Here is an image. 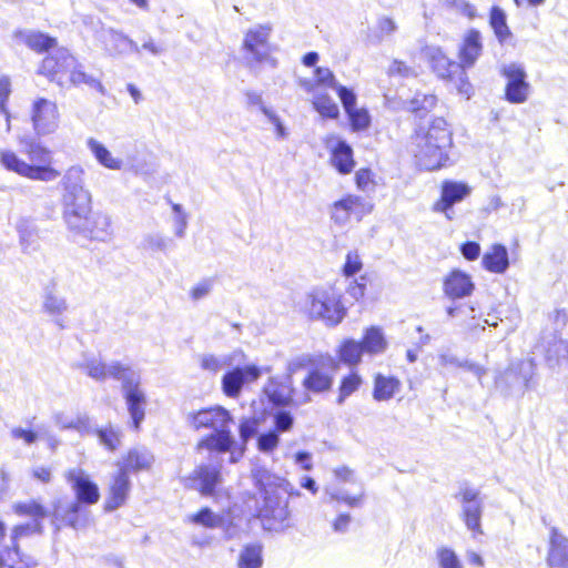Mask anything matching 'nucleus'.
I'll list each match as a JSON object with an SVG mask.
<instances>
[{
    "label": "nucleus",
    "mask_w": 568,
    "mask_h": 568,
    "mask_svg": "<svg viewBox=\"0 0 568 568\" xmlns=\"http://www.w3.org/2000/svg\"><path fill=\"white\" fill-rule=\"evenodd\" d=\"M7 550H10L12 554L14 566H22L23 568H36L38 566V560L36 558L30 555L20 552L19 545H14V548L6 546L2 550H0L4 558H7Z\"/></svg>",
    "instance_id": "52"
},
{
    "label": "nucleus",
    "mask_w": 568,
    "mask_h": 568,
    "mask_svg": "<svg viewBox=\"0 0 568 568\" xmlns=\"http://www.w3.org/2000/svg\"><path fill=\"white\" fill-rule=\"evenodd\" d=\"M305 311L313 320H321L328 326H336L346 315L341 295L333 287H317L306 295Z\"/></svg>",
    "instance_id": "5"
},
{
    "label": "nucleus",
    "mask_w": 568,
    "mask_h": 568,
    "mask_svg": "<svg viewBox=\"0 0 568 568\" xmlns=\"http://www.w3.org/2000/svg\"><path fill=\"white\" fill-rule=\"evenodd\" d=\"M362 268V261L357 252H348L346 261L343 267V272L346 276H353Z\"/></svg>",
    "instance_id": "63"
},
{
    "label": "nucleus",
    "mask_w": 568,
    "mask_h": 568,
    "mask_svg": "<svg viewBox=\"0 0 568 568\" xmlns=\"http://www.w3.org/2000/svg\"><path fill=\"white\" fill-rule=\"evenodd\" d=\"M129 490V476L120 469L111 485V496L105 504V509L112 511L121 507L125 503Z\"/></svg>",
    "instance_id": "29"
},
{
    "label": "nucleus",
    "mask_w": 568,
    "mask_h": 568,
    "mask_svg": "<svg viewBox=\"0 0 568 568\" xmlns=\"http://www.w3.org/2000/svg\"><path fill=\"white\" fill-rule=\"evenodd\" d=\"M43 311L53 316L54 324L60 328H64L63 320L60 317L68 310L67 300L62 296L54 294L52 291H47L42 303Z\"/></svg>",
    "instance_id": "34"
},
{
    "label": "nucleus",
    "mask_w": 568,
    "mask_h": 568,
    "mask_svg": "<svg viewBox=\"0 0 568 568\" xmlns=\"http://www.w3.org/2000/svg\"><path fill=\"white\" fill-rule=\"evenodd\" d=\"M69 80L73 85L85 84L91 89L97 90L101 95H105L106 91L100 80L93 75L84 72L82 64L75 61L74 68H72L69 75Z\"/></svg>",
    "instance_id": "40"
},
{
    "label": "nucleus",
    "mask_w": 568,
    "mask_h": 568,
    "mask_svg": "<svg viewBox=\"0 0 568 568\" xmlns=\"http://www.w3.org/2000/svg\"><path fill=\"white\" fill-rule=\"evenodd\" d=\"M235 445L234 437L231 434L230 427L222 430H216L211 435L204 437L199 444V449H207L210 454H217L221 456L223 453L230 452Z\"/></svg>",
    "instance_id": "25"
},
{
    "label": "nucleus",
    "mask_w": 568,
    "mask_h": 568,
    "mask_svg": "<svg viewBox=\"0 0 568 568\" xmlns=\"http://www.w3.org/2000/svg\"><path fill=\"white\" fill-rule=\"evenodd\" d=\"M471 192V189L463 182L445 181L442 185V196L434 204L435 212L444 213L448 220L454 219L453 205L463 201Z\"/></svg>",
    "instance_id": "20"
},
{
    "label": "nucleus",
    "mask_w": 568,
    "mask_h": 568,
    "mask_svg": "<svg viewBox=\"0 0 568 568\" xmlns=\"http://www.w3.org/2000/svg\"><path fill=\"white\" fill-rule=\"evenodd\" d=\"M430 59L434 71L440 78H453L458 72L463 73L462 65L447 58L440 49H433Z\"/></svg>",
    "instance_id": "36"
},
{
    "label": "nucleus",
    "mask_w": 568,
    "mask_h": 568,
    "mask_svg": "<svg viewBox=\"0 0 568 568\" xmlns=\"http://www.w3.org/2000/svg\"><path fill=\"white\" fill-rule=\"evenodd\" d=\"M65 480L70 484L75 494V500L81 506L94 505L100 499L98 485L90 479V476L81 468H72L65 471Z\"/></svg>",
    "instance_id": "16"
},
{
    "label": "nucleus",
    "mask_w": 568,
    "mask_h": 568,
    "mask_svg": "<svg viewBox=\"0 0 568 568\" xmlns=\"http://www.w3.org/2000/svg\"><path fill=\"white\" fill-rule=\"evenodd\" d=\"M489 23L500 43H504L511 36L507 26L506 13L501 8H491Z\"/></svg>",
    "instance_id": "42"
},
{
    "label": "nucleus",
    "mask_w": 568,
    "mask_h": 568,
    "mask_svg": "<svg viewBox=\"0 0 568 568\" xmlns=\"http://www.w3.org/2000/svg\"><path fill=\"white\" fill-rule=\"evenodd\" d=\"M316 85L326 87L336 90L339 85L334 73L324 67H318L314 71Z\"/></svg>",
    "instance_id": "57"
},
{
    "label": "nucleus",
    "mask_w": 568,
    "mask_h": 568,
    "mask_svg": "<svg viewBox=\"0 0 568 568\" xmlns=\"http://www.w3.org/2000/svg\"><path fill=\"white\" fill-rule=\"evenodd\" d=\"M84 170L80 165L70 166L61 179L62 202L64 220L70 217L75 221L79 212H84L91 205V194L84 187Z\"/></svg>",
    "instance_id": "6"
},
{
    "label": "nucleus",
    "mask_w": 568,
    "mask_h": 568,
    "mask_svg": "<svg viewBox=\"0 0 568 568\" xmlns=\"http://www.w3.org/2000/svg\"><path fill=\"white\" fill-rule=\"evenodd\" d=\"M87 146L95 158V160L104 168L110 170H121L123 160L114 158L111 152L97 139L89 138Z\"/></svg>",
    "instance_id": "33"
},
{
    "label": "nucleus",
    "mask_w": 568,
    "mask_h": 568,
    "mask_svg": "<svg viewBox=\"0 0 568 568\" xmlns=\"http://www.w3.org/2000/svg\"><path fill=\"white\" fill-rule=\"evenodd\" d=\"M94 434L99 437L100 443L110 450H115L121 445L122 433L119 428L108 426L97 428Z\"/></svg>",
    "instance_id": "45"
},
{
    "label": "nucleus",
    "mask_w": 568,
    "mask_h": 568,
    "mask_svg": "<svg viewBox=\"0 0 568 568\" xmlns=\"http://www.w3.org/2000/svg\"><path fill=\"white\" fill-rule=\"evenodd\" d=\"M52 508V525L57 532L62 526L80 529L88 524V513L79 501L64 503L62 499H55Z\"/></svg>",
    "instance_id": "13"
},
{
    "label": "nucleus",
    "mask_w": 568,
    "mask_h": 568,
    "mask_svg": "<svg viewBox=\"0 0 568 568\" xmlns=\"http://www.w3.org/2000/svg\"><path fill=\"white\" fill-rule=\"evenodd\" d=\"M252 478L262 495V504L257 507V516L265 530L281 532L292 527L288 509L290 495H298L293 486L262 466L252 469Z\"/></svg>",
    "instance_id": "1"
},
{
    "label": "nucleus",
    "mask_w": 568,
    "mask_h": 568,
    "mask_svg": "<svg viewBox=\"0 0 568 568\" xmlns=\"http://www.w3.org/2000/svg\"><path fill=\"white\" fill-rule=\"evenodd\" d=\"M501 74L507 79L505 88V98L508 102L520 104L528 100L530 84L528 83L527 73L521 64L510 63L504 65Z\"/></svg>",
    "instance_id": "14"
},
{
    "label": "nucleus",
    "mask_w": 568,
    "mask_h": 568,
    "mask_svg": "<svg viewBox=\"0 0 568 568\" xmlns=\"http://www.w3.org/2000/svg\"><path fill=\"white\" fill-rule=\"evenodd\" d=\"M337 369L338 363L331 355L317 356V363L313 365L303 381L304 388L313 393H323L331 389Z\"/></svg>",
    "instance_id": "11"
},
{
    "label": "nucleus",
    "mask_w": 568,
    "mask_h": 568,
    "mask_svg": "<svg viewBox=\"0 0 568 568\" xmlns=\"http://www.w3.org/2000/svg\"><path fill=\"white\" fill-rule=\"evenodd\" d=\"M400 390V382L395 377L377 374L374 379L373 398L377 402H386Z\"/></svg>",
    "instance_id": "32"
},
{
    "label": "nucleus",
    "mask_w": 568,
    "mask_h": 568,
    "mask_svg": "<svg viewBox=\"0 0 568 568\" xmlns=\"http://www.w3.org/2000/svg\"><path fill=\"white\" fill-rule=\"evenodd\" d=\"M17 231L23 245H31L37 239V227L31 220L21 219L17 223Z\"/></svg>",
    "instance_id": "50"
},
{
    "label": "nucleus",
    "mask_w": 568,
    "mask_h": 568,
    "mask_svg": "<svg viewBox=\"0 0 568 568\" xmlns=\"http://www.w3.org/2000/svg\"><path fill=\"white\" fill-rule=\"evenodd\" d=\"M278 434L275 430H270L258 436L257 448L263 453H270L278 445Z\"/></svg>",
    "instance_id": "59"
},
{
    "label": "nucleus",
    "mask_w": 568,
    "mask_h": 568,
    "mask_svg": "<svg viewBox=\"0 0 568 568\" xmlns=\"http://www.w3.org/2000/svg\"><path fill=\"white\" fill-rule=\"evenodd\" d=\"M481 263L489 272L505 273L509 266L507 248L501 244H494L491 250L484 254Z\"/></svg>",
    "instance_id": "30"
},
{
    "label": "nucleus",
    "mask_w": 568,
    "mask_h": 568,
    "mask_svg": "<svg viewBox=\"0 0 568 568\" xmlns=\"http://www.w3.org/2000/svg\"><path fill=\"white\" fill-rule=\"evenodd\" d=\"M293 423H294V418L291 415V413H288V412L278 410L274 415V424H275L276 433H278V432L283 433V432L290 430L291 427L293 426Z\"/></svg>",
    "instance_id": "62"
},
{
    "label": "nucleus",
    "mask_w": 568,
    "mask_h": 568,
    "mask_svg": "<svg viewBox=\"0 0 568 568\" xmlns=\"http://www.w3.org/2000/svg\"><path fill=\"white\" fill-rule=\"evenodd\" d=\"M546 562L550 568H568V538L558 528H550Z\"/></svg>",
    "instance_id": "23"
},
{
    "label": "nucleus",
    "mask_w": 568,
    "mask_h": 568,
    "mask_svg": "<svg viewBox=\"0 0 568 568\" xmlns=\"http://www.w3.org/2000/svg\"><path fill=\"white\" fill-rule=\"evenodd\" d=\"M437 558L440 568H463L454 550L442 547L437 550Z\"/></svg>",
    "instance_id": "56"
},
{
    "label": "nucleus",
    "mask_w": 568,
    "mask_h": 568,
    "mask_svg": "<svg viewBox=\"0 0 568 568\" xmlns=\"http://www.w3.org/2000/svg\"><path fill=\"white\" fill-rule=\"evenodd\" d=\"M314 109L325 118L336 119L339 115L338 105L327 94H316L313 99Z\"/></svg>",
    "instance_id": "44"
},
{
    "label": "nucleus",
    "mask_w": 568,
    "mask_h": 568,
    "mask_svg": "<svg viewBox=\"0 0 568 568\" xmlns=\"http://www.w3.org/2000/svg\"><path fill=\"white\" fill-rule=\"evenodd\" d=\"M336 92L341 99L345 112L351 113V111L356 108L355 93L351 89L341 84L337 87Z\"/></svg>",
    "instance_id": "61"
},
{
    "label": "nucleus",
    "mask_w": 568,
    "mask_h": 568,
    "mask_svg": "<svg viewBox=\"0 0 568 568\" xmlns=\"http://www.w3.org/2000/svg\"><path fill=\"white\" fill-rule=\"evenodd\" d=\"M13 511L19 516H29L39 520L48 516L47 509L36 500L17 503L13 505Z\"/></svg>",
    "instance_id": "46"
},
{
    "label": "nucleus",
    "mask_w": 568,
    "mask_h": 568,
    "mask_svg": "<svg viewBox=\"0 0 568 568\" xmlns=\"http://www.w3.org/2000/svg\"><path fill=\"white\" fill-rule=\"evenodd\" d=\"M258 428V419L255 417H248V418H242L240 422V437L242 440V444L245 446L246 443L253 438Z\"/></svg>",
    "instance_id": "55"
},
{
    "label": "nucleus",
    "mask_w": 568,
    "mask_h": 568,
    "mask_svg": "<svg viewBox=\"0 0 568 568\" xmlns=\"http://www.w3.org/2000/svg\"><path fill=\"white\" fill-rule=\"evenodd\" d=\"M361 383H362V379L357 374H351L349 376L345 377L342 381V384L339 387V396L337 398V403L342 404L346 397H348L355 390H357Z\"/></svg>",
    "instance_id": "53"
},
{
    "label": "nucleus",
    "mask_w": 568,
    "mask_h": 568,
    "mask_svg": "<svg viewBox=\"0 0 568 568\" xmlns=\"http://www.w3.org/2000/svg\"><path fill=\"white\" fill-rule=\"evenodd\" d=\"M455 498L460 503V517L466 527L473 532L483 534L480 520L484 511V501L479 490L465 485L460 487Z\"/></svg>",
    "instance_id": "10"
},
{
    "label": "nucleus",
    "mask_w": 568,
    "mask_h": 568,
    "mask_svg": "<svg viewBox=\"0 0 568 568\" xmlns=\"http://www.w3.org/2000/svg\"><path fill=\"white\" fill-rule=\"evenodd\" d=\"M536 375V364L532 358L513 363L497 379L500 385L507 384L509 387L517 385L528 389L531 387V383Z\"/></svg>",
    "instance_id": "21"
},
{
    "label": "nucleus",
    "mask_w": 568,
    "mask_h": 568,
    "mask_svg": "<svg viewBox=\"0 0 568 568\" xmlns=\"http://www.w3.org/2000/svg\"><path fill=\"white\" fill-rule=\"evenodd\" d=\"M192 521L207 528H217L223 526V518L215 515L210 508H203L192 516Z\"/></svg>",
    "instance_id": "49"
},
{
    "label": "nucleus",
    "mask_w": 568,
    "mask_h": 568,
    "mask_svg": "<svg viewBox=\"0 0 568 568\" xmlns=\"http://www.w3.org/2000/svg\"><path fill=\"white\" fill-rule=\"evenodd\" d=\"M332 500L343 501L349 507H361L365 497L364 490L356 496H349L344 490H335L329 493Z\"/></svg>",
    "instance_id": "58"
},
{
    "label": "nucleus",
    "mask_w": 568,
    "mask_h": 568,
    "mask_svg": "<svg viewBox=\"0 0 568 568\" xmlns=\"http://www.w3.org/2000/svg\"><path fill=\"white\" fill-rule=\"evenodd\" d=\"M78 367L83 369L88 376L95 381L101 382L111 377L121 382L123 397L132 418L133 426L135 429H139L140 424L145 416L144 407L146 405L145 393L140 386V373L132 366L119 361H112L109 364H105L95 358L88 359Z\"/></svg>",
    "instance_id": "2"
},
{
    "label": "nucleus",
    "mask_w": 568,
    "mask_h": 568,
    "mask_svg": "<svg viewBox=\"0 0 568 568\" xmlns=\"http://www.w3.org/2000/svg\"><path fill=\"white\" fill-rule=\"evenodd\" d=\"M222 466L223 457L217 454H210L207 463L196 466L187 477L189 486L199 490L202 496H214L216 487L223 483Z\"/></svg>",
    "instance_id": "8"
},
{
    "label": "nucleus",
    "mask_w": 568,
    "mask_h": 568,
    "mask_svg": "<svg viewBox=\"0 0 568 568\" xmlns=\"http://www.w3.org/2000/svg\"><path fill=\"white\" fill-rule=\"evenodd\" d=\"M172 244V240L159 234V233H150V234H146L142 242H141V247L143 250H148V251H160V252H165L169 246Z\"/></svg>",
    "instance_id": "48"
},
{
    "label": "nucleus",
    "mask_w": 568,
    "mask_h": 568,
    "mask_svg": "<svg viewBox=\"0 0 568 568\" xmlns=\"http://www.w3.org/2000/svg\"><path fill=\"white\" fill-rule=\"evenodd\" d=\"M263 546L260 542L248 544L242 549L237 566L239 568H261Z\"/></svg>",
    "instance_id": "38"
},
{
    "label": "nucleus",
    "mask_w": 568,
    "mask_h": 568,
    "mask_svg": "<svg viewBox=\"0 0 568 568\" xmlns=\"http://www.w3.org/2000/svg\"><path fill=\"white\" fill-rule=\"evenodd\" d=\"M371 205H366L358 196L349 195L334 203L332 210V220L338 224L344 225L349 221L352 214L361 216L365 212H369Z\"/></svg>",
    "instance_id": "24"
},
{
    "label": "nucleus",
    "mask_w": 568,
    "mask_h": 568,
    "mask_svg": "<svg viewBox=\"0 0 568 568\" xmlns=\"http://www.w3.org/2000/svg\"><path fill=\"white\" fill-rule=\"evenodd\" d=\"M75 215V221L70 217L65 223L71 232L81 235L84 239L108 241L112 236L111 217L102 212L91 213V205Z\"/></svg>",
    "instance_id": "7"
},
{
    "label": "nucleus",
    "mask_w": 568,
    "mask_h": 568,
    "mask_svg": "<svg viewBox=\"0 0 568 568\" xmlns=\"http://www.w3.org/2000/svg\"><path fill=\"white\" fill-rule=\"evenodd\" d=\"M237 357H244V353L241 351L234 352L230 355L215 356L212 354H206L201 357V367L205 371L217 373L223 368H231Z\"/></svg>",
    "instance_id": "35"
},
{
    "label": "nucleus",
    "mask_w": 568,
    "mask_h": 568,
    "mask_svg": "<svg viewBox=\"0 0 568 568\" xmlns=\"http://www.w3.org/2000/svg\"><path fill=\"white\" fill-rule=\"evenodd\" d=\"M365 353L369 355L381 354L386 349L387 342L377 327H371L366 331L363 341L361 342Z\"/></svg>",
    "instance_id": "39"
},
{
    "label": "nucleus",
    "mask_w": 568,
    "mask_h": 568,
    "mask_svg": "<svg viewBox=\"0 0 568 568\" xmlns=\"http://www.w3.org/2000/svg\"><path fill=\"white\" fill-rule=\"evenodd\" d=\"M270 29L265 27H258L247 31L243 42V49L245 51V59L247 63L253 68L254 63L272 62L275 65V61L270 57Z\"/></svg>",
    "instance_id": "12"
},
{
    "label": "nucleus",
    "mask_w": 568,
    "mask_h": 568,
    "mask_svg": "<svg viewBox=\"0 0 568 568\" xmlns=\"http://www.w3.org/2000/svg\"><path fill=\"white\" fill-rule=\"evenodd\" d=\"M14 38L31 50L42 53L57 47V39L39 31H17Z\"/></svg>",
    "instance_id": "28"
},
{
    "label": "nucleus",
    "mask_w": 568,
    "mask_h": 568,
    "mask_svg": "<svg viewBox=\"0 0 568 568\" xmlns=\"http://www.w3.org/2000/svg\"><path fill=\"white\" fill-rule=\"evenodd\" d=\"M95 39L100 42L105 53L111 57L140 52L139 45L133 40L113 28L101 27L95 32Z\"/></svg>",
    "instance_id": "18"
},
{
    "label": "nucleus",
    "mask_w": 568,
    "mask_h": 568,
    "mask_svg": "<svg viewBox=\"0 0 568 568\" xmlns=\"http://www.w3.org/2000/svg\"><path fill=\"white\" fill-rule=\"evenodd\" d=\"M452 143V132L446 120L436 118L428 128L416 130L410 151L420 169L435 171L446 165Z\"/></svg>",
    "instance_id": "4"
},
{
    "label": "nucleus",
    "mask_w": 568,
    "mask_h": 568,
    "mask_svg": "<svg viewBox=\"0 0 568 568\" xmlns=\"http://www.w3.org/2000/svg\"><path fill=\"white\" fill-rule=\"evenodd\" d=\"M364 349L361 342L346 339L339 347L338 355L341 362L348 366H355L361 362Z\"/></svg>",
    "instance_id": "41"
},
{
    "label": "nucleus",
    "mask_w": 568,
    "mask_h": 568,
    "mask_svg": "<svg viewBox=\"0 0 568 568\" xmlns=\"http://www.w3.org/2000/svg\"><path fill=\"white\" fill-rule=\"evenodd\" d=\"M437 102V99L433 94L417 93L412 100L406 102V109L418 116H423L425 113L430 111Z\"/></svg>",
    "instance_id": "43"
},
{
    "label": "nucleus",
    "mask_w": 568,
    "mask_h": 568,
    "mask_svg": "<svg viewBox=\"0 0 568 568\" xmlns=\"http://www.w3.org/2000/svg\"><path fill=\"white\" fill-rule=\"evenodd\" d=\"M352 128L354 131H362L369 126L371 116L365 109H353L351 113H347Z\"/></svg>",
    "instance_id": "54"
},
{
    "label": "nucleus",
    "mask_w": 568,
    "mask_h": 568,
    "mask_svg": "<svg viewBox=\"0 0 568 568\" xmlns=\"http://www.w3.org/2000/svg\"><path fill=\"white\" fill-rule=\"evenodd\" d=\"M481 52V43H480V33L476 30H471L460 49L459 57L462 60V71L465 68H469L474 65L477 58L480 55Z\"/></svg>",
    "instance_id": "31"
},
{
    "label": "nucleus",
    "mask_w": 568,
    "mask_h": 568,
    "mask_svg": "<svg viewBox=\"0 0 568 568\" xmlns=\"http://www.w3.org/2000/svg\"><path fill=\"white\" fill-rule=\"evenodd\" d=\"M332 162L342 174L352 171L354 166L353 151L345 141L337 140V144L333 149Z\"/></svg>",
    "instance_id": "37"
},
{
    "label": "nucleus",
    "mask_w": 568,
    "mask_h": 568,
    "mask_svg": "<svg viewBox=\"0 0 568 568\" xmlns=\"http://www.w3.org/2000/svg\"><path fill=\"white\" fill-rule=\"evenodd\" d=\"M475 285L471 277L458 270L453 271L444 283L445 293L453 298H462L470 295Z\"/></svg>",
    "instance_id": "26"
},
{
    "label": "nucleus",
    "mask_w": 568,
    "mask_h": 568,
    "mask_svg": "<svg viewBox=\"0 0 568 568\" xmlns=\"http://www.w3.org/2000/svg\"><path fill=\"white\" fill-rule=\"evenodd\" d=\"M264 392L273 404L280 406L290 404L302 405L311 400L308 395H304L303 399L293 398L294 389L292 386V377L290 376H286L285 382L271 379L265 386Z\"/></svg>",
    "instance_id": "22"
},
{
    "label": "nucleus",
    "mask_w": 568,
    "mask_h": 568,
    "mask_svg": "<svg viewBox=\"0 0 568 568\" xmlns=\"http://www.w3.org/2000/svg\"><path fill=\"white\" fill-rule=\"evenodd\" d=\"M315 363H317V356H312L308 354L296 356L288 362L287 376L292 377L293 374L301 369H307L310 372Z\"/></svg>",
    "instance_id": "51"
},
{
    "label": "nucleus",
    "mask_w": 568,
    "mask_h": 568,
    "mask_svg": "<svg viewBox=\"0 0 568 568\" xmlns=\"http://www.w3.org/2000/svg\"><path fill=\"white\" fill-rule=\"evenodd\" d=\"M154 462V456L145 447H136L129 450L121 462L120 469L125 471H139L149 469Z\"/></svg>",
    "instance_id": "27"
},
{
    "label": "nucleus",
    "mask_w": 568,
    "mask_h": 568,
    "mask_svg": "<svg viewBox=\"0 0 568 568\" xmlns=\"http://www.w3.org/2000/svg\"><path fill=\"white\" fill-rule=\"evenodd\" d=\"M75 61L77 59L71 55L67 49L59 48L43 59L39 68V73L47 77L50 81L62 85L63 75L71 73Z\"/></svg>",
    "instance_id": "15"
},
{
    "label": "nucleus",
    "mask_w": 568,
    "mask_h": 568,
    "mask_svg": "<svg viewBox=\"0 0 568 568\" xmlns=\"http://www.w3.org/2000/svg\"><path fill=\"white\" fill-rule=\"evenodd\" d=\"M31 534H43V526L41 521L34 520L33 523L17 525L13 527L10 536L11 546L10 548H14V545H18V540L23 536H29Z\"/></svg>",
    "instance_id": "47"
},
{
    "label": "nucleus",
    "mask_w": 568,
    "mask_h": 568,
    "mask_svg": "<svg viewBox=\"0 0 568 568\" xmlns=\"http://www.w3.org/2000/svg\"><path fill=\"white\" fill-rule=\"evenodd\" d=\"M233 418L229 410L221 406H215L196 413H190L186 416V423L192 428L199 430L201 428L212 429L213 432L222 430L230 427Z\"/></svg>",
    "instance_id": "17"
},
{
    "label": "nucleus",
    "mask_w": 568,
    "mask_h": 568,
    "mask_svg": "<svg viewBox=\"0 0 568 568\" xmlns=\"http://www.w3.org/2000/svg\"><path fill=\"white\" fill-rule=\"evenodd\" d=\"M20 152L29 159L30 163L20 159L11 150H0V163L8 171L34 181L52 182L60 176V172L51 164L52 152L43 146L33 136L19 138Z\"/></svg>",
    "instance_id": "3"
},
{
    "label": "nucleus",
    "mask_w": 568,
    "mask_h": 568,
    "mask_svg": "<svg viewBox=\"0 0 568 568\" xmlns=\"http://www.w3.org/2000/svg\"><path fill=\"white\" fill-rule=\"evenodd\" d=\"M388 73L389 75H399L403 78L417 75L416 71L413 68L408 67L405 62L399 60H394L392 62L388 69Z\"/></svg>",
    "instance_id": "64"
},
{
    "label": "nucleus",
    "mask_w": 568,
    "mask_h": 568,
    "mask_svg": "<svg viewBox=\"0 0 568 568\" xmlns=\"http://www.w3.org/2000/svg\"><path fill=\"white\" fill-rule=\"evenodd\" d=\"M31 120L38 135H47L54 132L59 123L57 104L44 98L34 101Z\"/></svg>",
    "instance_id": "19"
},
{
    "label": "nucleus",
    "mask_w": 568,
    "mask_h": 568,
    "mask_svg": "<svg viewBox=\"0 0 568 568\" xmlns=\"http://www.w3.org/2000/svg\"><path fill=\"white\" fill-rule=\"evenodd\" d=\"M244 357H237L239 362L229 369L222 377V390L230 398H237L242 389L256 382L262 376V369L254 365H243Z\"/></svg>",
    "instance_id": "9"
},
{
    "label": "nucleus",
    "mask_w": 568,
    "mask_h": 568,
    "mask_svg": "<svg viewBox=\"0 0 568 568\" xmlns=\"http://www.w3.org/2000/svg\"><path fill=\"white\" fill-rule=\"evenodd\" d=\"M62 429H75L82 434H94L97 428L90 425L88 416H78L75 419L70 420L68 424H61Z\"/></svg>",
    "instance_id": "60"
}]
</instances>
